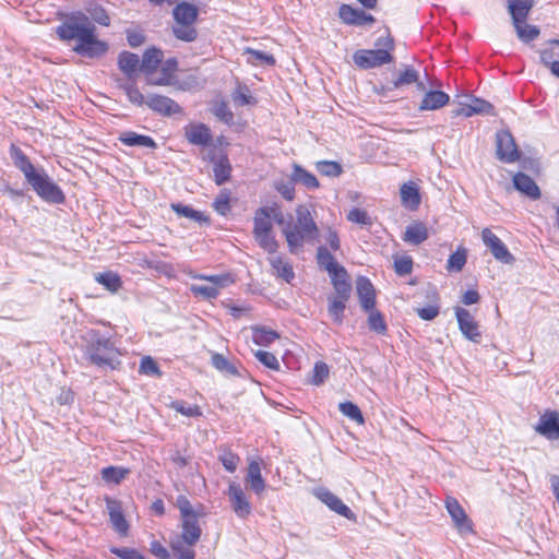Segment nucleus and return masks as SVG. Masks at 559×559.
I'll return each instance as SVG.
<instances>
[{"label":"nucleus","instance_id":"16","mask_svg":"<svg viewBox=\"0 0 559 559\" xmlns=\"http://www.w3.org/2000/svg\"><path fill=\"white\" fill-rule=\"evenodd\" d=\"M340 19L348 25H370L374 22V17L371 14H367L360 9H354L348 4H342L338 10Z\"/></svg>","mask_w":559,"mask_h":559},{"label":"nucleus","instance_id":"56","mask_svg":"<svg viewBox=\"0 0 559 559\" xmlns=\"http://www.w3.org/2000/svg\"><path fill=\"white\" fill-rule=\"evenodd\" d=\"M213 206L222 215H225L227 212H229V193L226 190H223L215 199Z\"/></svg>","mask_w":559,"mask_h":559},{"label":"nucleus","instance_id":"19","mask_svg":"<svg viewBox=\"0 0 559 559\" xmlns=\"http://www.w3.org/2000/svg\"><path fill=\"white\" fill-rule=\"evenodd\" d=\"M356 292L362 310H370L376 306V290L367 277L359 276L356 280Z\"/></svg>","mask_w":559,"mask_h":559},{"label":"nucleus","instance_id":"52","mask_svg":"<svg viewBox=\"0 0 559 559\" xmlns=\"http://www.w3.org/2000/svg\"><path fill=\"white\" fill-rule=\"evenodd\" d=\"M219 461L226 471L233 473L237 469V466L240 462V459L237 454L233 453L229 450H224L219 455Z\"/></svg>","mask_w":559,"mask_h":559},{"label":"nucleus","instance_id":"22","mask_svg":"<svg viewBox=\"0 0 559 559\" xmlns=\"http://www.w3.org/2000/svg\"><path fill=\"white\" fill-rule=\"evenodd\" d=\"M534 0H509L508 11L512 19L513 26L519 23H525L531 10L533 9Z\"/></svg>","mask_w":559,"mask_h":559},{"label":"nucleus","instance_id":"55","mask_svg":"<svg viewBox=\"0 0 559 559\" xmlns=\"http://www.w3.org/2000/svg\"><path fill=\"white\" fill-rule=\"evenodd\" d=\"M176 506L180 511L181 520L197 518L190 501L185 496H179L176 500Z\"/></svg>","mask_w":559,"mask_h":559},{"label":"nucleus","instance_id":"53","mask_svg":"<svg viewBox=\"0 0 559 559\" xmlns=\"http://www.w3.org/2000/svg\"><path fill=\"white\" fill-rule=\"evenodd\" d=\"M213 114L224 123L231 124L234 121V115L229 110L226 103H216L213 107Z\"/></svg>","mask_w":559,"mask_h":559},{"label":"nucleus","instance_id":"30","mask_svg":"<svg viewBox=\"0 0 559 559\" xmlns=\"http://www.w3.org/2000/svg\"><path fill=\"white\" fill-rule=\"evenodd\" d=\"M119 140L128 146L155 147V141L147 135L138 134L133 131H124L119 135Z\"/></svg>","mask_w":559,"mask_h":559},{"label":"nucleus","instance_id":"25","mask_svg":"<svg viewBox=\"0 0 559 559\" xmlns=\"http://www.w3.org/2000/svg\"><path fill=\"white\" fill-rule=\"evenodd\" d=\"M449 100L450 97L447 93L441 91H429L425 93L418 109L420 111L437 110L445 106Z\"/></svg>","mask_w":559,"mask_h":559},{"label":"nucleus","instance_id":"10","mask_svg":"<svg viewBox=\"0 0 559 559\" xmlns=\"http://www.w3.org/2000/svg\"><path fill=\"white\" fill-rule=\"evenodd\" d=\"M481 239L496 260L506 264L514 263V257L510 253L501 239L497 237L489 228H484L481 230Z\"/></svg>","mask_w":559,"mask_h":559},{"label":"nucleus","instance_id":"26","mask_svg":"<svg viewBox=\"0 0 559 559\" xmlns=\"http://www.w3.org/2000/svg\"><path fill=\"white\" fill-rule=\"evenodd\" d=\"M400 195L402 204L409 210H416L420 204L419 189L414 181L403 183Z\"/></svg>","mask_w":559,"mask_h":559},{"label":"nucleus","instance_id":"6","mask_svg":"<svg viewBox=\"0 0 559 559\" xmlns=\"http://www.w3.org/2000/svg\"><path fill=\"white\" fill-rule=\"evenodd\" d=\"M86 355L93 365L115 369L120 364L121 353L109 340L97 338L87 346Z\"/></svg>","mask_w":559,"mask_h":559},{"label":"nucleus","instance_id":"43","mask_svg":"<svg viewBox=\"0 0 559 559\" xmlns=\"http://www.w3.org/2000/svg\"><path fill=\"white\" fill-rule=\"evenodd\" d=\"M317 238H319L320 242H323L324 245L329 246L331 250H340L341 242L338 235L332 228L328 227L325 229H322L320 233L317 231Z\"/></svg>","mask_w":559,"mask_h":559},{"label":"nucleus","instance_id":"27","mask_svg":"<svg viewBox=\"0 0 559 559\" xmlns=\"http://www.w3.org/2000/svg\"><path fill=\"white\" fill-rule=\"evenodd\" d=\"M269 263L272 266L273 274L277 277L289 283L295 274L292 264L278 254H273L267 258Z\"/></svg>","mask_w":559,"mask_h":559},{"label":"nucleus","instance_id":"3","mask_svg":"<svg viewBox=\"0 0 559 559\" xmlns=\"http://www.w3.org/2000/svg\"><path fill=\"white\" fill-rule=\"evenodd\" d=\"M95 31L96 27L88 16L81 12L70 15L56 28L60 39L75 40L73 50L88 58L100 57L108 50V45L96 37Z\"/></svg>","mask_w":559,"mask_h":559},{"label":"nucleus","instance_id":"51","mask_svg":"<svg viewBox=\"0 0 559 559\" xmlns=\"http://www.w3.org/2000/svg\"><path fill=\"white\" fill-rule=\"evenodd\" d=\"M254 356L265 367L273 370L280 369V361L274 354L266 350H257Z\"/></svg>","mask_w":559,"mask_h":559},{"label":"nucleus","instance_id":"46","mask_svg":"<svg viewBox=\"0 0 559 559\" xmlns=\"http://www.w3.org/2000/svg\"><path fill=\"white\" fill-rule=\"evenodd\" d=\"M170 408L187 416V417H200L202 412L198 405H186L182 401H174L170 403Z\"/></svg>","mask_w":559,"mask_h":559},{"label":"nucleus","instance_id":"49","mask_svg":"<svg viewBox=\"0 0 559 559\" xmlns=\"http://www.w3.org/2000/svg\"><path fill=\"white\" fill-rule=\"evenodd\" d=\"M466 263V250H457L452 253L448 260L447 269L449 271L460 272Z\"/></svg>","mask_w":559,"mask_h":559},{"label":"nucleus","instance_id":"8","mask_svg":"<svg viewBox=\"0 0 559 559\" xmlns=\"http://www.w3.org/2000/svg\"><path fill=\"white\" fill-rule=\"evenodd\" d=\"M496 155L499 160L509 164L520 159V151L508 130H500L496 133Z\"/></svg>","mask_w":559,"mask_h":559},{"label":"nucleus","instance_id":"23","mask_svg":"<svg viewBox=\"0 0 559 559\" xmlns=\"http://www.w3.org/2000/svg\"><path fill=\"white\" fill-rule=\"evenodd\" d=\"M187 140L195 145H207L212 140L210 129L203 123H191L185 128Z\"/></svg>","mask_w":559,"mask_h":559},{"label":"nucleus","instance_id":"28","mask_svg":"<svg viewBox=\"0 0 559 559\" xmlns=\"http://www.w3.org/2000/svg\"><path fill=\"white\" fill-rule=\"evenodd\" d=\"M428 229L421 222H415L405 229L403 240L409 245L418 246L428 238Z\"/></svg>","mask_w":559,"mask_h":559},{"label":"nucleus","instance_id":"29","mask_svg":"<svg viewBox=\"0 0 559 559\" xmlns=\"http://www.w3.org/2000/svg\"><path fill=\"white\" fill-rule=\"evenodd\" d=\"M214 180L221 186L229 180L231 166L226 155H219L212 159Z\"/></svg>","mask_w":559,"mask_h":559},{"label":"nucleus","instance_id":"18","mask_svg":"<svg viewBox=\"0 0 559 559\" xmlns=\"http://www.w3.org/2000/svg\"><path fill=\"white\" fill-rule=\"evenodd\" d=\"M536 431L548 439H559V413L546 412L542 415Z\"/></svg>","mask_w":559,"mask_h":559},{"label":"nucleus","instance_id":"62","mask_svg":"<svg viewBox=\"0 0 559 559\" xmlns=\"http://www.w3.org/2000/svg\"><path fill=\"white\" fill-rule=\"evenodd\" d=\"M146 81L151 85H169V73L165 75H160L159 72L155 70L146 73Z\"/></svg>","mask_w":559,"mask_h":559},{"label":"nucleus","instance_id":"5","mask_svg":"<svg viewBox=\"0 0 559 559\" xmlns=\"http://www.w3.org/2000/svg\"><path fill=\"white\" fill-rule=\"evenodd\" d=\"M199 14L198 8L189 2H181L174 8L175 25L173 32L176 38L190 43L195 40L198 32L193 24Z\"/></svg>","mask_w":559,"mask_h":559},{"label":"nucleus","instance_id":"41","mask_svg":"<svg viewBox=\"0 0 559 559\" xmlns=\"http://www.w3.org/2000/svg\"><path fill=\"white\" fill-rule=\"evenodd\" d=\"M514 28L518 37L524 43H530L536 39L540 34V31L537 26L526 24V22L519 23L518 26H514Z\"/></svg>","mask_w":559,"mask_h":559},{"label":"nucleus","instance_id":"14","mask_svg":"<svg viewBox=\"0 0 559 559\" xmlns=\"http://www.w3.org/2000/svg\"><path fill=\"white\" fill-rule=\"evenodd\" d=\"M227 493L234 512L237 516L246 519L251 513V504L240 485L230 483Z\"/></svg>","mask_w":559,"mask_h":559},{"label":"nucleus","instance_id":"39","mask_svg":"<svg viewBox=\"0 0 559 559\" xmlns=\"http://www.w3.org/2000/svg\"><path fill=\"white\" fill-rule=\"evenodd\" d=\"M280 335L270 329L265 328H253L252 329V340L255 344L266 346L273 343Z\"/></svg>","mask_w":559,"mask_h":559},{"label":"nucleus","instance_id":"17","mask_svg":"<svg viewBox=\"0 0 559 559\" xmlns=\"http://www.w3.org/2000/svg\"><path fill=\"white\" fill-rule=\"evenodd\" d=\"M145 104L153 111L164 116H173L181 112V107L175 100L163 95H148Z\"/></svg>","mask_w":559,"mask_h":559},{"label":"nucleus","instance_id":"2","mask_svg":"<svg viewBox=\"0 0 559 559\" xmlns=\"http://www.w3.org/2000/svg\"><path fill=\"white\" fill-rule=\"evenodd\" d=\"M317 263L330 277L334 293L328 297V312L337 323L342 322L343 312L352 293L350 276L325 246L317 249Z\"/></svg>","mask_w":559,"mask_h":559},{"label":"nucleus","instance_id":"34","mask_svg":"<svg viewBox=\"0 0 559 559\" xmlns=\"http://www.w3.org/2000/svg\"><path fill=\"white\" fill-rule=\"evenodd\" d=\"M163 58V52L156 48L146 49L142 62L140 64V69L145 72H152L156 70L157 66L160 63Z\"/></svg>","mask_w":559,"mask_h":559},{"label":"nucleus","instance_id":"37","mask_svg":"<svg viewBox=\"0 0 559 559\" xmlns=\"http://www.w3.org/2000/svg\"><path fill=\"white\" fill-rule=\"evenodd\" d=\"M130 474V469L120 466H108L102 469V477L106 483L119 484Z\"/></svg>","mask_w":559,"mask_h":559},{"label":"nucleus","instance_id":"61","mask_svg":"<svg viewBox=\"0 0 559 559\" xmlns=\"http://www.w3.org/2000/svg\"><path fill=\"white\" fill-rule=\"evenodd\" d=\"M140 372L144 374L159 376V369L157 364L151 357H144L140 364Z\"/></svg>","mask_w":559,"mask_h":559},{"label":"nucleus","instance_id":"33","mask_svg":"<svg viewBox=\"0 0 559 559\" xmlns=\"http://www.w3.org/2000/svg\"><path fill=\"white\" fill-rule=\"evenodd\" d=\"M243 55L247 56V62L252 66H274L275 58L273 55L255 50L252 48H246Z\"/></svg>","mask_w":559,"mask_h":559},{"label":"nucleus","instance_id":"40","mask_svg":"<svg viewBox=\"0 0 559 559\" xmlns=\"http://www.w3.org/2000/svg\"><path fill=\"white\" fill-rule=\"evenodd\" d=\"M231 99L237 106L254 105L257 103V99L251 95L249 87L241 84H239L233 92Z\"/></svg>","mask_w":559,"mask_h":559},{"label":"nucleus","instance_id":"35","mask_svg":"<svg viewBox=\"0 0 559 559\" xmlns=\"http://www.w3.org/2000/svg\"><path fill=\"white\" fill-rule=\"evenodd\" d=\"M364 311L368 313L367 323L369 329L377 334L384 335L388 331V326L381 312L374 309V307Z\"/></svg>","mask_w":559,"mask_h":559},{"label":"nucleus","instance_id":"24","mask_svg":"<svg viewBox=\"0 0 559 559\" xmlns=\"http://www.w3.org/2000/svg\"><path fill=\"white\" fill-rule=\"evenodd\" d=\"M513 185L516 190L533 200L540 198V190L536 182L523 173H518L513 176Z\"/></svg>","mask_w":559,"mask_h":559},{"label":"nucleus","instance_id":"36","mask_svg":"<svg viewBox=\"0 0 559 559\" xmlns=\"http://www.w3.org/2000/svg\"><path fill=\"white\" fill-rule=\"evenodd\" d=\"M418 72L413 68H406L399 78L393 82V87L399 88L403 85H409L413 83H417V88L419 91H425V85L421 82H418Z\"/></svg>","mask_w":559,"mask_h":559},{"label":"nucleus","instance_id":"47","mask_svg":"<svg viewBox=\"0 0 559 559\" xmlns=\"http://www.w3.org/2000/svg\"><path fill=\"white\" fill-rule=\"evenodd\" d=\"M340 411L343 415L347 416L359 425L364 424L365 421L359 407L352 402L341 403Z\"/></svg>","mask_w":559,"mask_h":559},{"label":"nucleus","instance_id":"60","mask_svg":"<svg viewBox=\"0 0 559 559\" xmlns=\"http://www.w3.org/2000/svg\"><path fill=\"white\" fill-rule=\"evenodd\" d=\"M88 12H90L92 19L95 22H97L98 24L104 25V26L109 25L110 19L107 15L106 11L102 7H99V5L91 7L88 9Z\"/></svg>","mask_w":559,"mask_h":559},{"label":"nucleus","instance_id":"4","mask_svg":"<svg viewBox=\"0 0 559 559\" xmlns=\"http://www.w3.org/2000/svg\"><path fill=\"white\" fill-rule=\"evenodd\" d=\"M201 533L198 516L181 520L180 535L170 539V548L178 559H194L192 547L199 542Z\"/></svg>","mask_w":559,"mask_h":559},{"label":"nucleus","instance_id":"64","mask_svg":"<svg viewBox=\"0 0 559 559\" xmlns=\"http://www.w3.org/2000/svg\"><path fill=\"white\" fill-rule=\"evenodd\" d=\"M151 552L158 559H169L170 555L168 550L157 540L151 543Z\"/></svg>","mask_w":559,"mask_h":559},{"label":"nucleus","instance_id":"54","mask_svg":"<svg viewBox=\"0 0 559 559\" xmlns=\"http://www.w3.org/2000/svg\"><path fill=\"white\" fill-rule=\"evenodd\" d=\"M347 219L359 225H371L372 221L368 213L361 209H352L347 214Z\"/></svg>","mask_w":559,"mask_h":559},{"label":"nucleus","instance_id":"1","mask_svg":"<svg viewBox=\"0 0 559 559\" xmlns=\"http://www.w3.org/2000/svg\"><path fill=\"white\" fill-rule=\"evenodd\" d=\"M273 221L282 226V231L292 253H296L305 242L311 241L313 238L314 223L310 212L304 207L297 210V219L294 223H286L277 207L265 206L259 209L253 218V235L272 231Z\"/></svg>","mask_w":559,"mask_h":559},{"label":"nucleus","instance_id":"21","mask_svg":"<svg viewBox=\"0 0 559 559\" xmlns=\"http://www.w3.org/2000/svg\"><path fill=\"white\" fill-rule=\"evenodd\" d=\"M106 507L112 527L120 534L126 535L129 528L119 501L106 498Z\"/></svg>","mask_w":559,"mask_h":559},{"label":"nucleus","instance_id":"58","mask_svg":"<svg viewBox=\"0 0 559 559\" xmlns=\"http://www.w3.org/2000/svg\"><path fill=\"white\" fill-rule=\"evenodd\" d=\"M394 270L399 275H407L413 270V260L409 257H402L394 261Z\"/></svg>","mask_w":559,"mask_h":559},{"label":"nucleus","instance_id":"32","mask_svg":"<svg viewBox=\"0 0 559 559\" xmlns=\"http://www.w3.org/2000/svg\"><path fill=\"white\" fill-rule=\"evenodd\" d=\"M12 157L14 160V165L24 174L27 181L36 175L38 171L35 169L33 164L29 162L27 156H25L19 148L13 147Z\"/></svg>","mask_w":559,"mask_h":559},{"label":"nucleus","instance_id":"59","mask_svg":"<svg viewBox=\"0 0 559 559\" xmlns=\"http://www.w3.org/2000/svg\"><path fill=\"white\" fill-rule=\"evenodd\" d=\"M126 95L128 96L129 100L138 106H142L145 104V98L143 94L132 84H128L123 86Z\"/></svg>","mask_w":559,"mask_h":559},{"label":"nucleus","instance_id":"12","mask_svg":"<svg viewBox=\"0 0 559 559\" xmlns=\"http://www.w3.org/2000/svg\"><path fill=\"white\" fill-rule=\"evenodd\" d=\"M455 316L463 335L474 343H479L481 334L478 330V324L471 312L464 308L457 307L455 309Z\"/></svg>","mask_w":559,"mask_h":559},{"label":"nucleus","instance_id":"63","mask_svg":"<svg viewBox=\"0 0 559 559\" xmlns=\"http://www.w3.org/2000/svg\"><path fill=\"white\" fill-rule=\"evenodd\" d=\"M416 312L423 320L430 321L439 314V306L430 305L425 308H417Z\"/></svg>","mask_w":559,"mask_h":559},{"label":"nucleus","instance_id":"38","mask_svg":"<svg viewBox=\"0 0 559 559\" xmlns=\"http://www.w3.org/2000/svg\"><path fill=\"white\" fill-rule=\"evenodd\" d=\"M171 209L174 212H176L179 216L189 218L197 223H207V218L204 216L203 213L193 210L190 206L182 205L179 203H173Z\"/></svg>","mask_w":559,"mask_h":559},{"label":"nucleus","instance_id":"9","mask_svg":"<svg viewBox=\"0 0 559 559\" xmlns=\"http://www.w3.org/2000/svg\"><path fill=\"white\" fill-rule=\"evenodd\" d=\"M194 278L207 281L209 285H192L191 292L205 299H214L217 297L219 289L231 283L229 275H195Z\"/></svg>","mask_w":559,"mask_h":559},{"label":"nucleus","instance_id":"7","mask_svg":"<svg viewBox=\"0 0 559 559\" xmlns=\"http://www.w3.org/2000/svg\"><path fill=\"white\" fill-rule=\"evenodd\" d=\"M34 190L46 201L52 203H61L63 193L44 171H37L34 177L28 180Z\"/></svg>","mask_w":559,"mask_h":559},{"label":"nucleus","instance_id":"48","mask_svg":"<svg viewBox=\"0 0 559 559\" xmlns=\"http://www.w3.org/2000/svg\"><path fill=\"white\" fill-rule=\"evenodd\" d=\"M468 105L473 111V116L474 115H491V116L495 115L493 106L487 100H484L480 98H474V99H472L471 104H468Z\"/></svg>","mask_w":559,"mask_h":559},{"label":"nucleus","instance_id":"44","mask_svg":"<svg viewBox=\"0 0 559 559\" xmlns=\"http://www.w3.org/2000/svg\"><path fill=\"white\" fill-rule=\"evenodd\" d=\"M317 170L323 176L334 178L343 173V167L334 160H321L317 162Z\"/></svg>","mask_w":559,"mask_h":559},{"label":"nucleus","instance_id":"31","mask_svg":"<svg viewBox=\"0 0 559 559\" xmlns=\"http://www.w3.org/2000/svg\"><path fill=\"white\" fill-rule=\"evenodd\" d=\"M118 64L120 70L126 73L129 79H132L136 69L140 68V59L135 53L123 51L119 55Z\"/></svg>","mask_w":559,"mask_h":559},{"label":"nucleus","instance_id":"42","mask_svg":"<svg viewBox=\"0 0 559 559\" xmlns=\"http://www.w3.org/2000/svg\"><path fill=\"white\" fill-rule=\"evenodd\" d=\"M95 280L111 293H116L121 286L120 277L112 272L96 274Z\"/></svg>","mask_w":559,"mask_h":559},{"label":"nucleus","instance_id":"11","mask_svg":"<svg viewBox=\"0 0 559 559\" xmlns=\"http://www.w3.org/2000/svg\"><path fill=\"white\" fill-rule=\"evenodd\" d=\"M392 56L386 49L360 50L354 55L355 63L362 69H370L391 62Z\"/></svg>","mask_w":559,"mask_h":559},{"label":"nucleus","instance_id":"57","mask_svg":"<svg viewBox=\"0 0 559 559\" xmlns=\"http://www.w3.org/2000/svg\"><path fill=\"white\" fill-rule=\"evenodd\" d=\"M212 364L216 369L221 371H225L230 374L236 373L235 367L221 354H215L212 356Z\"/></svg>","mask_w":559,"mask_h":559},{"label":"nucleus","instance_id":"13","mask_svg":"<svg viewBox=\"0 0 559 559\" xmlns=\"http://www.w3.org/2000/svg\"><path fill=\"white\" fill-rule=\"evenodd\" d=\"M317 498L338 515L356 522L355 513L333 492L328 489H317Z\"/></svg>","mask_w":559,"mask_h":559},{"label":"nucleus","instance_id":"15","mask_svg":"<svg viewBox=\"0 0 559 559\" xmlns=\"http://www.w3.org/2000/svg\"><path fill=\"white\" fill-rule=\"evenodd\" d=\"M445 508L452 518L454 526L461 534L472 532V523L468 520L464 509L455 498L448 497L445 499Z\"/></svg>","mask_w":559,"mask_h":559},{"label":"nucleus","instance_id":"50","mask_svg":"<svg viewBox=\"0 0 559 559\" xmlns=\"http://www.w3.org/2000/svg\"><path fill=\"white\" fill-rule=\"evenodd\" d=\"M292 179L295 182H300L308 188L314 187V177L298 165L294 166V173L292 175Z\"/></svg>","mask_w":559,"mask_h":559},{"label":"nucleus","instance_id":"20","mask_svg":"<svg viewBox=\"0 0 559 559\" xmlns=\"http://www.w3.org/2000/svg\"><path fill=\"white\" fill-rule=\"evenodd\" d=\"M262 463L263 462L260 459H250L248 463L246 481L250 489L257 495H261L265 487V483L261 475Z\"/></svg>","mask_w":559,"mask_h":559},{"label":"nucleus","instance_id":"45","mask_svg":"<svg viewBox=\"0 0 559 559\" xmlns=\"http://www.w3.org/2000/svg\"><path fill=\"white\" fill-rule=\"evenodd\" d=\"M254 238L260 245V247L267 251L271 255L276 253L278 243L275 240L274 236L272 235V231L254 234Z\"/></svg>","mask_w":559,"mask_h":559}]
</instances>
